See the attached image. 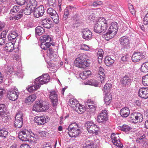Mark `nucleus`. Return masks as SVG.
Returning a JSON list of instances; mask_svg holds the SVG:
<instances>
[{
  "instance_id": "nucleus-1",
  "label": "nucleus",
  "mask_w": 148,
  "mask_h": 148,
  "mask_svg": "<svg viewBox=\"0 0 148 148\" xmlns=\"http://www.w3.org/2000/svg\"><path fill=\"white\" fill-rule=\"evenodd\" d=\"M108 27V21L105 18L101 17L96 20L94 26V31L97 33L104 32Z\"/></svg>"
},
{
  "instance_id": "nucleus-2",
  "label": "nucleus",
  "mask_w": 148,
  "mask_h": 148,
  "mask_svg": "<svg viewBox=\"0 0 148 148\" xmlns=\"http://www.w3.org/2000/svg\"><path fill=\"white\" fill-rule=\"evenodd\" d=\"M83 54H79L74 61V65L78 68L84 69L89 66L90 62L85 59Z\"/></svg>"
},
{
  "instance_id": "nucleus-3",
  "label": "nucleus",
  "mask_w": 148,
  "mask_h": 148,
  "mask_svg": "<svg viewBox=\"0 0 148 148\" xmlns=\"http://www.w3.org/2000/svg\"><path fill=\"white\" fill-rule=\"evenodd\" d=\"M85 126L89 133L97 134L99 129L92 121H87L86 123Z\"/></svg>"
},
{
  "instance_id": "nucleus-4",
  "label": "nucleus",
  "mask_w": 148,
  "mask_h": 148,
  "mask_svg": "<svg viewBox=\"0 0 148 148\" xmlns=\"http://www.w3.org/2000/svg\"><path fill=\"white\" fill-rule=\"evenodd\" d=\"M30 132L26 130L20 131L19 132L18 137L23 141H28L31 136L34 137L32 135H34L33 133L32 135L30 134Z\"/></svg>"
},
{
  "instance_id": "nucleus-5",
  "label": "nucleus",
  "mask_w": 148,
  "mask_h": 148,
  "mask_svg": "<svg viewBox=\"0 0 148 148\" xmlns=\"http://www.w3.org/2000/svg\"><path fill=\"white\" fill-rule=\"evenodd\" d=\"M50 77L48 74H43L39 77L35 79L36 84L39 85L40 87L41 85H42L48 83L49 81Z\"/></svg>"
},
{
  "instance_id": "nucleus-6",
  "label": "nucleus",
  "mask_w": 148,
  "mask_h": 148,
  "mask_svg": "<svg viewBox=\"0 0 148 148\" xmlns=\"http://www.w3.org/2000/svg\"><path fill=\"white\" fill-rule=\"evenodd\" d=\"M19 94L18 90L15 89L13 90L8 91L7 92V96L10 100L14 101L17 99Z\"/></svg>"
},
{
  "instance_id": "nucleus-7",
  "label": "nucleus",
  "mask_w": 148,
  "mask_h": 148,
  "mask_svg": "<svg viewBox=\"0 0 148 148\" xmlns=\"http://www.w3.org/2000/svg\"><path fill=\"white\" fill-rule=\"evenodd\" d=\"M112 142L114 144L118 147L122 148L123 146L119 140V136L117 134L113 133L111 136Z\"/></svg>"
},
{
  "instance_id": "nucleus-8",
  "label": "nucleus",
  "mask_w": 148,
  "mask_h": 148,
  "mask_svg": "<svg viewBox=\"0 0 148 148\" xmlns=\"http://www.w3.org/2000/svg\"><path fill=\"white\" fill-rule=\"evenodd\" d=\"M144 58V56L142 53L135 51L132 56V60L133 62H139Z\"/></svg>"
},
{
  "instance_id": "nucleus-9",
  "label": "nucleus",
  "mask_w": 148,
  "mask_h": 148,
  "mask_svg": "<svg viewBox=\"0 0 148 148\" xmlns=\"http://www.w3.org/2000/svg\"><path fill=\"white\" fill-rule=\"evenodd\" d=\"M86 105L89 108V112L91 113L94 112L96 109V103L95 102L90 99H88L86 102Z\"/></svg>"
},
{
  "instance_id": "nucleus-10",
  "label": "nucleus",
  "mask_w": 148,
  "mask_h": 148,
  "mask_svg": "<svg viewBox=\"0 0 148 148\" xmlns=\"http://www.w3.org/2000/svg\"><path fill=\"white\" fill-rule=\"evenodd\" d=\"M44 8L42 5H40L34 11V15L36 18L42 16L44 12Z\"/></svg>"
},
{
  "instance_id": "nucleus-11",
  "label": "nucleus",
  "mask_w": 148,
  "mask_h": 148,
  "mask_svg": "<svg viewBox=\"0 0 148 148\" xmlns=\"http://www.w3.org/2000/svg\"><path fill=\"white\" fill-rule=\"evenodd\" d=\"M82 33V37L84 39L89 40L92 37V32L89 29L87 28L84 29H83Z\"/></svg>"
},
{
  "instance_id": "nucleus-12",
  "label": "nucleus",
  "mask_w": 148,
  "mask_h": 148,
  "mask_svg": "<svg viewBox=\"0 0 148 148\" xmlns=\"http://www.w3.org/2000/svg\"><path fill=\"white\" fill-rule=\"evenodd\" d=\"M140 137L138 138L136 140L137 143H138L140 145L144 147V145L145 146L146 143H145V134L143 131L139 132Z\"/></svg>"
},
{
  "instance_id": "nucleus-13",
  "label": "nucleus",
  "mask_w": 148,
  "mask_h": 148,
  "mask_svg": "<svg viewBox=\"0 0 148 148\" xmlns=\"http://www.w3.org/2000/svg\"><path fill=\"white\" fill-rule=\"evenodd\" d=\"M139 96L141 98L147 99L148 97V88H143L138 91Z\"/></svg>"
},
{
  "instance_id": "nucleus-14",
  "label": "nucleus",
  "mask_w": 148,
  "mask_h": 148,
  "mask_svg": "<svg viewBox=\"0 0 148 148\" xmlns=\"http://www.w3.org/2000/svg\"><path fill=\"white\" fill-rule=\"evenodd\" d=\"M118 29V25L116 22H112L108 31L114 36L116 34Z\"/></svg>"
},
{
  "instance_id": "nucleus-15",
  "label": "nucleus",
  "mask_w": 148,
  "mask_h": 148,
  "mask_svg": "<svg viewBox=\"0 0 148 148\" xmlns=\"http://www.w3.org/2000/svg\"><path fill=\"white\" fill-rule=\"evenodd\" d=\"M80 132L79 128H73L69 130L68 133L70 137H76L79 135Z\"/></svg>"
},
{
  "instance_id": "nucleus-16",
  "label": "nucleus",
  "mask_w": 148,
  "mask_h": 148,
  "mask_svg": "<svg viewBox=\"0 0 148 148\" xmlns=\"http://www.w3.org/2000/svg\"><path fill=\"white\" fill-rule=\"evenodd\" d=\"M108 113L106 110H102L97 116L98 120H108Z\"/></svg>"
},
{
  "instance_id": "nucleus-17",
  "label": "nucleus",
  "mask_w": 148,
  "mask_h": 148,
  "mask_svg": "<svg viewBox=\"0 0 148 148\" xmlns=\"http://www.w3.org/2000/svg\"><path fill=\"white\" fill-rule=\"evenodd\" d=\"M49 97L53 106H55L58 101V96L56 92L55 91L51 92Z\"/></svg>"
},
{
  "instance_id": "nucleus-18",
  "label": "nucleus",
  "mask_w": 148,
  "mask_h": 148,
  "mask_svg": "<svg viewBox=\"0 0 148 148\" xmlns=\"http://www.w3.org/2000/svg\"><path fill=\"white\" fill-rule=\"evenodd\" d=\"M42 24L44 27L49 29L52 26V21L50 19L46 18L42 21Z\"/></svg>"
},
{
  "instance_id": "nucleus-19",
  "label": "nucleus",
  "mask_w": 148,
  "mask_h": 148,
  "mask_svg": "<svg viewBox=\"0 0 148 148\" xmlns=\"http://www.w3.org/2000/svg\"><path fill=\"white\" fill-rule=\"evenodd\" d=\"M132 79L127 75H125L122 79L121 83L125 86L129 85L132 82Z\"/></svg>"
},
{
  "instance_id": "nucleus-20",
  "label": "nucleus",
  "mask_w": 148,
  "mask_h": 148,
  "mask_svg": "<svg viewBox=\"0 0 148 148\" xmlns=\"http://www.w3.org/2000/svg\"><path fill=\"white\" fill-rule=\"evenodd\" d=\"M104 72V70L103 68L101 67L99 68L98 75L100 78L101 83H103L105 81V76Z\"/></svg>"
},
{
  "instance_id": "nucleus-21",
  "label": "nucleus",
  "mask_w": 148,
  "mask_h": 148,
  "mask_svg": "<svg viewBox=\"0 0 148 148\" xmlns=\"http://www.w3.org/2000/svg\"><path fill=\"white\" fill-rule=\"evenodd\" d=\"M130 117L132 120L135 118L136 120H142L143 119V115L140 113H134L131 115Z\"/></svg>"
},
{
  "instance_id": "nucleus-22",
  "label": "nucleus",
  "mask_w": 148,
  "mask_h": 148,
  "mask_svg": "<svg viewBox=\"0 0 148 148\" xmlns=\"http://www.w3.org/2000/svg\"><path fill=\"white\" fill-rule=\"evenodd\" d=\"M112 99L111 94L109 92L106 93L105 96L104 101L106 105H109L111 102Z\"/></svg>"
},
{
  "instance_id": "nucleus-23",
  "label": "nucleus",
  "mask_w": 148,
  "mask_h": 148,
  "mask_svg": "<svg viewBox=\"0 0 148 148\" xmlns=\"http://www.w3.org/2000/svg\"><path fill=\"white\" fill-rule=\"evenodd\" d=\"M91 73V71L89 70H85L79 74L80 77L82 79H85L90 75Z\"/></svg>"
},
{
  "instance_id": "nucleus-24",
  "label": "nucleus",
  "mask_w": 148,
  "mask_h": 148,
  "mask_svg": "<svg viewBox=\"0 0 148 148\" xmlns=\"http://www.w3.org/2000/svg\"><path fill=\"white\" fill-rule=\"evenodd\" d=\"M40 40L41 42L47 43H50L51 40V37L48 35H43L40 37Z\"/></svg>"
},
{
  "instance_id": "nucleus-25",
  "label": "nucleus",
  "mask_w": 148,
  "mask_h": 148,
  "mask_svg": "<svg viewBox=\"0 0 148 148\" xmlns=\"http://www.w3.org/2000/svg\"><path fill=\"white\" fill-rule=\"evenodd\" d=\"M130 110L128 108L125 107L122 108L120 111V114L123 117H126L130 114Z\"/></svg>"
},
{
  "instance_id": "nucleus-26",
  "label": "nucleus",
  "mask_w": 148,
  "mask_h": 148,
  "mask_svg": "<svg viewBox=\"0 0 148 148\" xmlns=\"http://www.w3.org/2000/svg\"><path fill=\"white\" fill-rule=\"evenodd\" d=\"M40 87L39 85L36 84L35 80L34 85L28 87L27 88V90L29 92L31 93L33 92L34 91L37 90Z\"/></svg>"
},
{
  "instance_id": "nucleus-27",
  "label": "nucleus",
  "mask_w": 148,
  "mask_h": 148,
  "mask_svg": "<svg viewBox=\"0 0 148 148\" xmlns=\"http://www.w3.org/2000/svg\"><path fill=\"white\" fill-rule=\"evenodd\" d=\"M36 98L35 94H33L27 97L25 99V102L26 103L29 104L35 101Z\"/></svg>"
},
{
  "instance_id": "nucleus-28",
  "label": "nucleus",
  "mask_w": 148,
  "mask_h": 148,
  "mask_svg": "<svg viewBox=\"0 0 148 148\" xmlns=\"http://www.w3.org/2000/svg\"><path fill=\"white\" fill-rule=\"evenodd\" d=\"M69 105L74 110L77 105H79L78 101L75 99H71L69 100Z\"/></svg>"
},
{
  "instance_id": "nucleus-29",
  "label": "nucleus",
  "mask_w": 148,
  "mask_h": 148,
  "mask_svg": "<svg viewBox=\"0 0 148 148\" xmlns=\"http://www.w3.org/2000/svg\"><path fill=\"white\" fill-rule=\"evenodd\" d=\"M42 103L40 101L36 102L33 106L32 109L33 111H35L36 112H41V107Z\"/></svg>"
},
{
  "instance_id": "nucleus-30",
  "label": "nucleus",
  "mask_w": 148,
  "mask_h": 148,
  "mask_svg": "<svg viewBox=\"0 0 148 148\" xmlns=\"http://www.w3.org/2000/svg\"><path fill=\"white\" fill-rule=\"evenodd\" d=\"M74 110L78 113L82 114L85 111L86 109L83 105L79 104V105H77L76 108H75Z\"/></svg>"
},
{
  "instance_id": "nucleus-31",
  "label": "nucleus",
  "mask_w": 148,
  "mask_h": 148,
  "mask_svg": "<svg viewBox=\"0 0 148 148\" xmlns=\"http://www.w3.org/2000/svg\"><path fill=\"white\" fill-rule=\"evenodd\" d=\"M14 44L11 42H9L6 44L5 49L8 52H11L14 49Z\"/></svg>"
},
{
  "instance_id": "nucleus-32",
  "label": "nucleus",
  "mask_w": 148,
  "mask_h": 148,
  "mask_svg": "<svg viewBox=\"0 0 148 148\" xmlns=\"http://www.w3.org/2000/svg\"><path fill=\"white\" fill-rule=\"evenodd\" d=\"M114 62V60L109 56H106L105 58V63L107 66H110L113 64Z\"/></svg>"
},
{
  "instance_id": "nucleus-33",
  "label": "nucleus",
  "mask_w": 148,
  "mask_h": 148,
  "mask_svg": "<svg viewBox=\"0 0 148 148\" xmlns=\"http://www.w3.org/2000/svg\"><path fill=\"white\" fill-rule=\"evenodd\" d=\"M18 34L14 31H12L8 36V39L10 41L15 39L18 36Z\"/></svg>"
},
{
  "instance_id": "nucleus-34",
  "label": "nucleus",
  "mask_w": 148,
  "mask_h": 148,
  "mask_svg": "<svg viewBox=\"0 0 148 148\" xmlns=\"http://www.w3.org/2000/svg\"><path fill=\"white\" fill-rule=\"evenodd\" d=\"M114 35L110 32L109 31L105 34L102 35V37L105 40H108L110 39L113 38Z\"/></svg>"
},
{
  "instance_id": "nucleus-35",
  "label": "nucleus",
  "mask_w": 148,
  "mask_h": 148,
  "mask_svg": "<svg viewBox=\"0 0 148 148\" xmlns=\"http://www.w3.org/2000/svg\"><path fill=\"white\" fill-rule=\"evenodd\" d=\"M45 31L44 28L40 26H38L35 29V33L36 35H40L44 32Z\"/></svg>"
},
{
  "instance_id": "nucleus-36",
  "label": "nucleus",
  "mask_w": 148,
  "mask_h": 148,
  "mask_svg": "<svg viewBox=\"0 0 148 148\" xmlns=\"http://www.w3.org/2000/svg\"><path fill=\"white\" fill-rule=\"evenodd\" d=\"M85 84L97 87L98 86V83L97 81L94 79H90L85 82Z\"/></svg>"
},
{
  "instance_id": "nucleus-37",
  "label": "nucleus",
  "mask_w": 148,
  "mask_h": 148,
  "mask_svg": "<svg viewBox=\"0 0 148 148\" xmlns=\"http://www.w3.org/2000/svg\"><path fill=\"white\" fill-rule=\"evenodd\" d=\"M120 41L121 44L124 46H127L129 44V40L125 36L121 37L120 38Z\"/></svg>"
},
{
  "instance_id": "nucleus-38",
  "label": "nucleus",
  "mask_w": 148,
  "mask_h": 148,
  "mask_svg": "<svg viewBox=\"0 0 148 148\" xmlns=\"http://www.w3.org/2000/svg\"><path fill=\"white\" fill-rule=\"evenodd\" d=\"M27 5L34 10L37 5V2L36 0H30Z\"/></svg>"
},
{
  "instance_id": "nucleus-39",
  "label": "nucleus",
  "mask_w": 148,
  "mask_h": 148,
  "mask_svg": "<svg viewBox=\"0 0 148 148\" xmlns=\"http://www.w3.org/2000/svg\"><path fill=\"white\" fill-rule=\"evenodd\" d=\"M112 84L109 83H107L104 85L103 91L106 93L108 92L111 90L112 88Z\"/></svg>"
},
{
  "instance_id": "nucleus-40",
  "label": "nucleus",
  "mask_w": 148,
  "mask_h": 148,
  "mask_svg": "<svg viewBox=\"0 0 148 148\" xmlns=\"http://www.w3.org/2000/svg\"><path fill=\"white\" fill-rule=\"evenodd\" d=\"M141 71L144 73L148 72V62L143 63L141 67Z\"/></svg>"
},
{
  "instance_id": "nucleus-41",
  "label": "nucleus",
  "mask_w": 148,
  "mask_h": 148,
  "mask_svg": "<svg viewBox=\"0 0 148 148\" xmlns=\"http://www.w3.org/2000/svg\"><path fill=\"white\" fill-rule=\"evenodd\" d=\"M8 133L7 130L4 128L0 129V136L6 138Z\"/></svg>"
},
{
  "instance_id": "nucleus-42",
  "label": "nucleus",
  "mask_w": 148,
  "mask_h": 148,
  "mask_svg": "<svg viewBox=\"0 0 148 148\" xmlns=\"http://www.w3.org/2000/svg\"><path fill=\"white\" fill-rule=\"evenodd\" d=\"M83 148H95L94 147V145L93 143L90 142L89 140L86 142Z\"/></svg>"
},
{
  "instance_id": "nucleus-43",
  "label": "nucleus",
  "mask_w": 148,
  "mask_h": 148,
  "mask_svg": "<svg viewBox=\"0 0 148 148\" xmlns=\"http://www.w3.org/2000/svg\"><path fill=\"white\" fill-rule=\"evenodd\" d=\"M34 10L27 5V7L24 10V12L25 14L28 15L30 14Z\"/></svg>"
},
{
  "instance_id": "nucleus-44",
  "label": "nucleus",
  "mask_w": 148,
  "mask_h": 148,
  "mask_svg": "<svg viewBox=\"0 0 148 148\" xmlns=\"http://www.w3.org/2000/svg\"><path fill=\"white\" fill-rule=\"evenodd\" d=\"M98 58V62H101L102 59L103 58V51L102 49H100L99 50L97 53Z\"/></svg>"
},
{
  "instance_id": "nucleus-45",
  "label": "nucleus",
  "mask_w": 148,
  "mask_h": 148,
  "mask_svg": "<svg viewBox=\"0 0 148 148\" xmlns=\"http://www.w3.org/2000/svg\"><path fill=\"white\" fill-rule=\"evenodd\" d=\"M132 128L126 125H124L120 127V129L123 131L127 132L130 131Z\"/></svg>"
},
{
  "instance_id": "nucleus-46",
  "label": "nucleus",
  "mask_w": 148,
  "mask_h": 148,
  "mask_svg": "<svg viewBox=\"0 0 148 148\" xmlns=\"http://www.w3.org/2000/svg\"><path fill=\"white\" fill-rule=\"evenodd\" d=\"M142 81L143 85L145 86H148V74L142 77Z\"/></svg>"
},
{
  "instance_id": "nucleus-47",
  "label": "nucleus",
  "mask_w": 148,
  "mask_h": 148,
  "mask_svg": "<svg viewBox=\"0 0 148 148\" xmlns=\"http://www.w3.org/2000/svg\"><path fill=\"white\" fill-rule=\"evenodd\" d=\"M47 13L49 16H52L57 13L56 11L53 9L51 8H48L47 10Z\"/></svg>"
},
{
  "instance_id": "nucleus-48",
  "label": "nucleus",
  "mask_w": 148,
  "mask_h": 148,
  "mask_svg": "<svg viewBox=\"0 0 148 148\" xmlns=\"http://www.w3.org/2000/svg\"><path fill=\"white\" fill-rule=\"evenodd\" d=\"M41 42L40 47L42 49L44 50H46L47 48H49L51 46V44L50 43Z\"/></svg>"
},
{
  "instance_id": "nucleus-49",
  "label": "nucleus",
  "mask_w": 148,
  "mask_h": 148,
  "mask_svg": "<svg viewBox=\"0 0 148 148\" xmlns=\"http://www.w3.org/2000/svg\"><path fill=\"white\" fill-rule=\"evenodd\" d=\"M23 114L21 112H18L16 115L15 120H22L23 118Z\"/></svg>"
},
{
  "instance_id": "nucleus-50",
  "label": "nucleus",
  "mask_w": 148,
  "mask_h": 148,
  "mask_svg": "<svg viewBox=\"0 0 148 148\" xmlns=\"http://www.w3.org/2000/svg\"><path fill=\"white\" fill-rule=\"evenodd\" d=\"M51 18L52 19L53 22L56 24H57L59 22V20L58 15L56 13L53 16H51Z\"/></svg>"
},
{
  "instance_id": "nucleus-51",
  "label": "nucleus",
  "mask_w": 148,
  "mask_h": 148,
  "mask_svg": "<svg viewBox=\"0 0 148 148\" xmlns=\"http://www.w3.org/2000/svg\"><path fill=\"white\" fill-rule=\"evenodd\" d=\"M23 124V121H14V126L16 128H21Z\"/></svg>"
},
{
  "instance_id": "nucleus-52",
  "label": "nucleus",
  "mask_w": 148,
  "mask_h": 148,
  "mask_svg": "<svg viewBox=\"0 0 148 148\" xmlns=\"http://www.w3.org/2000/svg\"><path fill=\"white\" fill-rule=\"evenodd\" d=\"M41 107V112H45L49 108V105L47 103L45 104L42 103V106Z\"/></svg>"
},
{
  "instance_id": "nucleus-53",
  "label": "nucleus",
  "mask_w": 148,
  "mask_h": 148,
  "mask_svg": "<svg viewBox=\"0 0 148 148\" xmlns=\"http://www.w3.org/2000/svg\"><path fill=\"white\" fill-rule=\"evenodd\" d=\"M56 4V0H47V5L49 6L54 7Z\"/></svg>"
},
{
  "instance_id": "nucleus-54",
  "label": "nucleus",
  "mask_w": 148,
  "mask_h": 148,
  "mask_svg": "<svg viewBox=\"0 0 148 148\" xmlns=\"http://www.w3.org/2000/svg\"><path fill=\"white\" fill-rule=\"evenodd\" d=\"M129 9L130 12L133 15H135V14L136 11L133 5H129Z\"/></svg>"
},
{
  "instance_id": "nucleus-55",
  "label": "nucleus",
  "mask_w": 148,
  "mask_h": 148,
  "mask_svg": "<svg viewBox=\"0 0 148 148\" xmlns=\"http://www.w3.org/2000/svg\"><path fill=\"white\" fill-rule=\"evenodd\" d=\"M73 128H79L78 125L76 123H73L70 124L68 127V129L69 130L72 129Z\"/></svg>"
},
{
  "instance_id": "nucleus-56",
  "label": "nucleus",
  "mask_w": 148,
  "mask_h": 148,
  "mask_svg": "<svg viewBox=\"0 0 148 148\" xmlns=\"http://www.w3.org/2000/svg\"><path fill=\"white\" fill-rule=\"evenodd\" d=\"M69 15V11L67 9H65L64 10V14L63 15V19L66 20L68 18Z\"/></svg>"
},
{
  "instance_id": "nucleus-57",
  "label": "nucleus",
  "mask_w": 148,
  "mask_h": 148,
  "mask_svg": "<svg viewBox=\"0 0 148 148\" xmlns=\"http://www.w3.org/2000/svg\"><path fill=\"white\" fill-rule=\"evenodd\" d=\"M6 109L5 106L4 104H0V113L5 112Z\"/></svg>"
},
{
  "instance_id": "nucleus-58",
  "label": "nucleus",
  "mask_w": 148,
  "mask_h": 148,
  "mask_svg": "<svg viewBox=\"0 0 148 148\" xmlns=\"http://www.w3.org/2000/svg\"><path fill=\"white\" fill-rule=\"evenodd\" d=\"M19 11V7L16 5L14 6L13 8L11 10L12 13H17Z\"/></svg>"
},
{
  "instance_id": "nucleus-59",
  "label": "nucleus",
  "mask_w": 148,
  "mask_h": 148,
  "mask_svg": "<svg viewBox=\"0 0 148 148\" xmlns=\"http://www.w3.org/2000/svg\"><path fill=\"white\" fill-rule=\"evenodd\" d=\"M143 23L144 25H148V14H147L144 18Z\"/></svg>"
},
{
  "instance_id": "nucleus-60",
  "label": "nucleus",
  "mask_w": 148,
  "mask_h": 148,
  "mask_svg": "<svg viewBox=\"0 0 148 148\" xmlns=\"http://www.w3.org/2000/svg\"><path fill=\"white\" fill-rule=\"evenodd\" d=\"M95 14L92 13L88 17V20L89 21V22H92L94 20L95 18Z\"/></svg>"
},
{
  "instance_id": "nucleus-61",
  "label": "nucleus",
  "mask_w": 148,
  "mask_h": 148,
  "mask_svg": "<svg viewBox=\"0 0 148 148\" xmlns=\"http://www.w3.org/2000/svg\"><path fill=\"white\" fill-rule=\"evenodd\" d=\"M18 4L20 5H23L26 2L25 0H15Z\"/></svg>"
},
{
  "instance_id": "nucleus-62",
  "label": "nucleus",
  "mask_w": 148,
  "mask_h": 148,
  "mask_svg": "<svg viewBox=\"0 0 148 148\" xmlns=\"http://www.w3.org/2000/svg\"><path fill=\"white\" fill-rule=\"evenodd\" d=\"M8 32V30H5L3 31L1 33L0 35V36H1L2 38H5V37L6 36L7 33Z\"/></svg>"
},
{
  "instance_id": "nucleus-63",
  "label": "nucleus",
  "mask_w": 148,
  "mask_h": 148,
  "mask_svg": "<svg viewBox=\"0 0 148 148\" xmlns=\"http://www.w3.org/2000/svg\"><path fill=\"white\" fill-rule=\"evenodd\" d=\"M13 68L12 66H8V67L7 70V73L8 74L9 73H11L13 72Z\"/></svg>"
},
{
  "instance_id": "nucleus-64",
  "label": "nucleus",
  "mask_w": 148,
  "mask_h": 148,
  "mask_svg": "<svg viewBox=\"0 0 148 148\" xmlns=\"http://www.w3.org/2000/svg\"><path fill=\"white\" fill-rule=\"evenodd\" d=\"M20 148H30V147L28 144H23L21 145Z\"/></svg>"
}]
</instances>
